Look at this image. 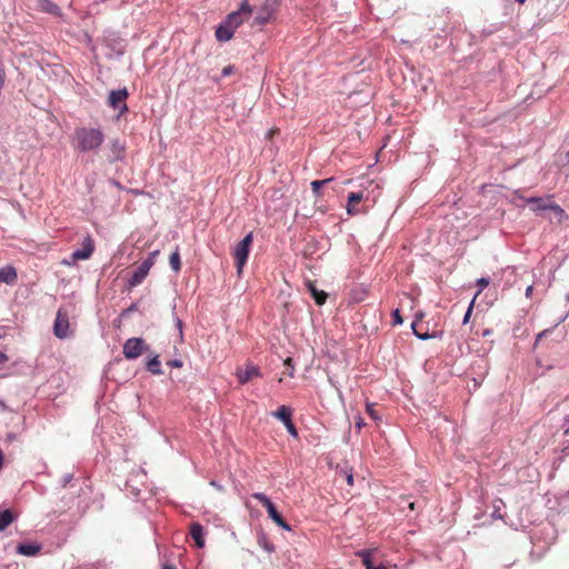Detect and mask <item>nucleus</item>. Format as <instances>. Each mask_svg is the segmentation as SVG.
Instances as JSON below:
<instances>
[{"mask_svg": "<svg viewBox=\"0 0 569 569\" xmlns=\"http://www.w3.org/2000/svg\"><path fill=\"white\" fill-rule=\"evenodd\" d=\"M106 136L101 128L79 127L72 137V147L77 152H97L103 144Z\"/></svg>", "mask_w": 569, "mask_h": 569, "instance_id": "1", "label": "nucleus"}, {"mask_svg": "<svg viewBox=\"0 0 569 569\" xmlns=\"http://www.w3.org/2000/svg\"><path fill=\"white\" fill-rule=\"evenodd\" d=\"M252 241L253 236L252 232H250L241 241H239L232 250V257L234 259L237 273L239 277L241 276L243 267L247 263Z\"/></svg>", "mask_w": 569, "mask_h": 569, "instance_id": "2", "label": "nucleus"}, {"mask_svg": "<svg viewBox=\"0 0 569 569\" xmlns=\"http://www.w3.org/2000/svg\"><path fill=\"white\" fill-rule=\"evenodd\" d=\"M252 498L258 500L267 509L269 517L272 519L274 523H277L279 527L287 531H291L290 525L284 521L282 516L277 511L274 505L264 493L256 492L252 495Z\"/></svg>", "mask_w": 569, "mask_h": 569, "instance_id": "3", "label": "nucleus"}, {"mask_svg": "<svg viewBox=\"0 0 569 569\" xmlns=\"http://www.w3.org/2000/svg\"><path fill=\"white\" fill-rule=\"evenodd\" d=\"M280 2L281 0H264L257 10L254 22L259 26H263L271 21L280 7Z\"/></svg>", "mask_w": 569, "mask_h": 569, "instance_id": "4", "label": "nucleus"}, {"mask_svg": "<svg viewBox=\"0 0 569 569\" xmlns=\"http://www.w3.org/2000/svg\"><path fill=\"white\" fill-rule=\"evenodd\" d=\"M252 13V8L248 0H243L237 11L228 14L226 22L233 29L237 30L246 19Z\"/></svg>", "mask_w": 569, "mask_h": 569, "instance_id": "5", "label": "nucleus"}, {"mask_svg": "<svg viewBox=\"0 0 569 569\" xmlns=\"http://www.w3.org/2000/svg\"><path fill=\"white\" fill-rule=\"evenodd\" d=\"M148 346L144 340L141 338H130L123 345V356L126 359H136L140 357L146 350Z\"/></svg>", "mask_w": 569, "mask_h": 569, "instance_id": "6", "label": "nucleus"}, {"mask_svg": "<svg viewBox=\"0 0 569 569\" xmlns=\"http://www.w3.org/2000/svg\"><path fill=\"white\" fill-rule=\"evenodd\" d=\"M69 317L63 310H58L57 317L53 325V333L59 339H64L69 336Z\"/></svg>", "mask_w": 569, "mask_h": 569, "instance_id": "7", "label": "nucleus"}, {"mask_svg": "<svg viewBox=\"0 0 569 569\" xmlns=\"http://www.w3.org/2000/svg\"><path fill=\"white\" fill-rule=\"evenodd\" d=\"M129 93L127 89L112 90L108 98V103L111 108L118 109L121 112L128 111L126 100Z\"/></svg>", "mask_w": 569, "mask_h": 569, "instance_id": "8", "label": "nucleus"}, {"mask_svg": "<svg viewBox=\"0 0 569 569\" xmlns=\"http://www.w3.org/2000/svg\"><path fill=\"white\" fill-rule=\"evenodd\" d=\"M93 251H94V241H93L92 237L88 234L81 243V249H78L72 252L71 259L73 262L79 261V260H87L92 256Z\"/></svg>", "mask_w": 569, "mask_h": 569, "instance_id": "9", "label": "nucleus"}, {"mask_svg": "<svg viewBox=\"0 0 569 569\" xmlns=\"http://www.w3.org/2000/svg\"><path fill=\"white\" fill-rule=\"evenodd\" d=\"M152 268V261H143L131 274L128 283L130 287L139 286Z\"/></svg>", "mask_w": 569, "mask_h": 569, "instance_id": "10", "label": "nucleus"}, {"mask_svg": "<svg viewBox=\"0 0 569 569\" xmlns=\"http://www.w3.org/2000/svg\"><path fill=\"white\" fill-rule=\"evenodd\" d=\"M365 199V196H363V192L362 191H359V192H350L348 194V202H347V206H346V210H347V213L349 216H357L359 213H361V210L360 208L358 207V204Z\"/></svg>", "mask_w": 569, "mask_h": 569, "instance_id": "11", "label": "nucleus"}, {"mask_svg": "<svg viewBox=\"0 0 569 569\" xmlns=\"http://www.w3.org/2000/svg\"><path fill=\"white\" fill-rule=\"evenodd\" d=\"M526 202L530 206L531 210L535 212L549 210L551 202H552V196L548 197H531L526 199Z\"/></svg>", "mask_w": 569, "mask_h": 569, "instance_id": "12", "label": "nucleus"}, {"mask_svg": "<svg viewBox=\"0 0 569 569\" xmlns=\"http://www.w3.org/2000/svg\"><path fill=\"white\" fill-rule=\"evenodd\" d=\"M236 375H237V378H238L239 382L241 385H244L248 381H250L251 379H253L256 377H259L260 376V370L258 369V367L249 365V366H247L246 369L239 368L237 370Z\"/></svg>", "mask_w": 569, "mask_h": 569, "instance_id": "13", "label": "nucleus"}, {"mask_svg": "<svg viewBox=\"0 0 569 569\" xmlns=\"http://www.w3.org/2000/svg\"><path fill=\"white\" fill-rule=\"evenodd\" d=\"M16 551L26 557H34L41 551V545L37 542L19 543Z\"/></svg>", "mask_w": 569, "mask_h": 569, "instance_id": "14", "label": "nucleus"}, {"mask_svg": "<svg viewBox=\"0 0 569 569\" xmlns=\"http://www.w3.org/2000/svg\"><path fill=\"white\" fill-rule=\"evenodd\" d=\"M190 535H191L192 539L194 540V543L198 548L204 547V529L200 523H198V522L191 523Z\"/></svg>", "mask_w": 569, "mask_h": 569, "instance_id": "15", "label": "nucleus"}, {"mask_svg": "<svg viewBox=\"0 0 569 569\" xmlns=\"http://www.w3.org/2000/svg\"><path fill=\"white\" fill-rule=\"evenodd\" d=\"M109 147L112 153V160H121L124 158L126 146L120 139L110 140Z\"/></svg>", "mask_w": 569, "mask_h": 569, "instance_id": "16", "label": "nucleus"}, {"mask_svg": "<svg viewBox=\"0 0 569 569\" xmlns=\"http://www.w3.org/2000/svg\"><path fill=\"white\" fill-rule=\"evenodd\" d=\"M18 274L12 266H7L0 269V283L13 284L17 281Z\"/></svg>", "mask_w": 569, "mask_h": 569, "instance_id": "17", "label": "nucleus"}, {"mask_svg": "<svg viewBox=\"0 0 569 569\" xmlns=\"http://www.w3.org/2000/svg\"><path fill=\"white\" fill-rule=\"evenodd\" d=\"M234 31L236 30H233L224 20L218 26L216 30V38L219 41H229L233 37Z\"/></svg>", "mask_w": 569, "mask_h": 569, "instance_id": "18", "label": "nucleus"}, {"mask_svg": "<svg viewBox=\"0 0 569 569\" xmlns=\"http://www.w3.org/2000/svg\"><path fill=\"white\" fill-rule=\"evenodd\" d=\"M38 8L47 13L53 14V16H61L60 8L53 3L50 0H38Z\"/></svg>", "mask_w": 569, "mask_h": 569, "instance_id": "19", "label": "nucleus"}, {"mask_svg": "<svg viewBox=\"0 0 569 569\" xmlns=\"http://www.w3.org/2000/svg\"><path fill=\"white\" fill-rule=\"evenodd\" d=\"M272 416L284 425L292 419V410L287 406H280L274 412H272Z\"/></svg>", "mask_w": 569, "mask_h": 569, "instance_id": "20", "label": "nucleus"}, {"mask_svg": "<svg viewBox=\"0 0 569 569\" xmlns=\"http://www.w3.org/2000/svg\"><path fill=\"white\" fill-rule=\"evenodd\" d=\"M308 289L318 306H322L326 303L328 296L325 291L318 290L312 282H308Z\"/></svg>", "mask_w": 569, "mask_h": 569, "instance_id": "21", "label": "nucleus"}, {"mask_svg": "<svg viewBox=\"0 0 569 569\" xmlns=\"http://www.w3.org/2000/svg\"><path fill=\"white\" fill-rule=\"evenodd\" d=\"M549 210L553 213V217L558 223H562L568 219V214L566 213V211L553 201L551 202Z\"/></svg>", "mask_w": 569, "mask_h": 569, "instance_id": "22", "label": "nucleus"}, {"mask_svg": "<svg viewBox=\"0 0 569 569\" xmlns=\"http://www.w3.org/2000/svg\"><path fill=\"white\" fill-rule=\"evenodd\" d=\"M14 517L11 510L0 511V531H3L13 521Z\"/></svg>", "mask_w": 569, "mask_h": 569, "instance_id": "23", "label": "nucleus"}, {"mask_svg": "<svg viewBox=\"0 0 569 569\" xmlns=\"http://www.w3.org/2000/svg\"><path fill=\"white\" fill-rule=\"evenodd\" d=\"M371 550L365 549L357 552V556L361 558L362 565L366 567V569H373V561L371 559Z\"/></svg>", "mask_w": 569, "mask_h": 569, "instance_id": "24", "label": "nucleus"}, {"mask_svg": "<svg viewBox=\"0 0 569 569\" xmlns=\"http://www.w3.org/2000/svg\"><path fill=\"white\" fill-rule=\"evenodd\" d=\"M147 369L153 373V375H161L162 373V370H161V362L159 360V357L158 356H154L152 359H150L148 362H147Z\"/></svg>", "mask_w": 569, "mask_h": 569, "instance_id": "25", "label": "nucleus"}, {"mask_svg": "<svg viewBox=\"0 0 569 569\" xmlns=\"http://www.w3.org/2000/svg\"><path fill=\"white\" fill-rule=\"evenodd\" d=\"M169 262H170L171 269L174 272H179L181 270V260H180V253H179L178 247L176 248L174 252L171 253Z\"/></svg>", "mask_w": 569, "mask_h": 569, "instance_id": "26", "label": "nucleus"}, {"mask_svg": "<svg viewBox=\"0 0 569 569\" xmlns=\"http://www.w3.org/2000/svg\"><path fill=\"white\" fill-rule=\"evenodd\" d=\"M421 315L417 317V319L412 322L411 327H412V330L415 332V335L421 339V340H427L429 338H432L433 336L429 335L427 331H421L419 330V322H420V319H421Z\"/></svg>", "mask_w": 569, "mask_h": 569, "instance_id": "27", "label": "nucleus"}, {"mask_svg": "<svg viewBox=\"0 0 569 569\" xmlns=\"http://www.w3.org/2000/svg\"><path fill=\"white\" fill-rule=\"evenodd\" d=\"M332 178L323 179V180H315L311 182V189L316 197H320V189L329 183Z\"/></svg>", "mask_w": 569, "mask_h": 569, "instance_id": "28", "label": "nucleus"}, {"mask_svg": "<svg viewBox=\"0 0 569 569\" xmlns=\"http://www.w3.org/2000/svg\"><path fill=\"white\" fill-rule=\"evenodd\" d=\"M366 411L369 415V417L371 419H373L375 421H379L380 420V416L378 415L377 410L375 409V405L373 403H367Z\"/></svg>", "mask_w": 569, "mask_h": 569, "instance_id": "29", "label": "nucleus"}, {"mask_svg": "<svg viewBox=\"0 0 569 569\" xmlns=\"http://www.w3.org/2000/svg\"><path fill=\"white\" fill-rule=\"evenodd\" d=\"M475 301H476V297H473V299L471 300V302H470V305H469V307L467 309V312H466V315L463 317V323L465 325L468 323L469 320H470V317H471V313H472V310H473V306H475Z\"/></svg>", "mask_w": 569, "mask_h": 569, "instance_id": "30", "label": "nucleus"}, {"mask_svg": "<svg viewBox=\"0 0 569 569\" xmlns=\"http://www.w3.org/2000/svg\"><path fill=\"white\" fill-rule=\"evenodd\" d=\"M284 426L291 436L298 437V430H297L296 426L293 425L292 419L289 422L284 423Z\"/></svg>", "mask_w": 569, "mask_h": 569, "instance_id": "31", "label": "nucleus"}, {"mask_svg": "<svg viewBox=\"0 0 569 569\" xmlns=\"http://www.w3.org/2000/svg\"><path fill=\"white\" fill-rule=\"evenodd\" d=\"M478 286L480 287V290L476 293V298L481 293V290L486 287L489 286V279L487 278H480L478 281H477Z\"/></svg>", "mask_w": 569, "mask_h": 569, "instance_id": "32", "label": "nucleus"}, {"mask_svg": "<svg viewBox=\"0 0 569 569\" xmlns=\"http://www.w3.org/2000/svg\"><path fill=\"white\" fill-rule=\"evenodd\" d=\"M392 321H393V325L397 326V325H401L403 322L402 320V317L400 316V311L399 309H396L393 312H392Z\"/></svg>", "mask_w": 569, "mask_h": 569, "instance_id": "33", "label": "nucleus"}, {"mask_svg": "<svg viewBox=\"0 0 569 569\" xmlns=\"http://www.w3.org/2000/svg\"><path fill=\"white\" fill-rule=\"evenodd\" d=\"M232 73H233V66H226L221 71L222 77H228Z\"/></svg>", "mask_w": 569, "mask_h": 569, "instance_id": "34", "label": "nucleus"}, {"mask_svg": "<svg viewBox=\"0 0 569 569\" xmlns=\"http://www.w3.org/2000/svg\"><path fill=\"white\" fill-rule=\"evenodd\" d=\"M158 254H159V250L152 251L144 261H150L151 260L152 261V266H153Z\"/></svg>", "mask_w": 569, "mask_h": 569, "instance_id": "35", "label": "nucleus"}, {"mask_svg": "<svg viewBox=\"0 0 569 569\" xmlns=\"http://www.w3.org/2000/svg\"><path fill=\"white\" fill-rule=\"evenodd\" d=\"M278 133H279V129H277V128L270 129V130L267 132L266 138H267V139H272V137H273L274 134H278Z\"/></svg>", "mask_w": 569, "mask_h": 569, "instance_id": "36", "label": "nucleus"}, {"mask_svg": "<svg viewBox=\"0 0 569 569\" xmlns=\"http://www.w3.org/2000/svg\"><path fill=\"white\" fill-rule=\"evenodd\" d=\"M169 366L180 368L182 366L180 360H171L168 362Z\"/></svg>", "mask_w": 569, "mask_h": 569, "instance_id": "37", "label": "nucleus"}, {"mask_svg": "<svg viewBox=\"0 0 569 569\" xmlns=\"http://www.w3.org/2000/svg\"><path fill=\"white\" fill-rule=\"evenodd\" d=\"M365 421H363V418L361 417H358L357 421H356V427L360 430L363 426H365Z\"/></svg>", "mask_w": 569, "mask_h": 569, "instance_id": "38", "label": "nucleus"}, {"mask_svg": "<svg viewBox=\"0 0 569 569\" xmlns=\"http://www.w3.org/2000/svg\"><path fill=\"white\" fill-rule=\"evenodd\" d=\"M532 292H533V286L527 287V289H526V297L527 298H531Z\"/></svg>", "mask_w": 569, "mask_h": 569, "instance_id": "39", "label": "nucleus"}, {"mask_svg": "<svg viewBox=\"0 0 569 569\" xmlns=\"http://www.w3.org/2000/svg\"><path fill=\"white\" fill-rule=\"evenodd\" d=\"M7 355L0 351V365H3L4 362H7Z\"/></svg>", "mask_w": 569, "mask_h": 569, "instance_id": "40", "label": "nucleus"}, {"mask_svg": "<svg viewBox=\"0 0 569 569\" xmlns=\"http://www.w3.org/2000/svg\"><path fill=\"white\" fill-rule=\"evenodd\" d=\"M346 479H347L348 485H350V486L353 485V477L351 473L347 475Z\"/></svg>", "mask_w": 569, "mask_h": 569, "instance_id": "41", "label": "nucleus"}, {"mask_svg": "<svg viewBox=\"0 0 569 569\" xmlns=\"http://www.w3.org/2000/svg\"><path fill=\"white\" fill-rule=\"evenodd\" d=\"M161 569H177L173 565H164Z\"/></svg>", "mask_w": 569, "mask_h": 569, "instance_id": "42", "label": "nucleus"}, {"mask_svg": "<svg viewBox=\"0 0 569 569\" xmlns=\"http://www.w3.org/2000/svg\"><path fill=\"white\" fill-rule=\"evenodd\" d=\"M284 365H287V366H291V365H292V360H291V358H287V359L284 360Z\"/></svg>", "mask_w": 569, "mask_h": 569, "instance_id": "43", "label": "nucleus"}, {"mask_svg": "<svg viewBox=\"0 0 569 569\" xmlns=\"http://www.w3.org/2000/svg\"><path fill=\"white\" fill-rule=\"evenodd\" d=\"M409 508H410L411 510H413V509H415V502H410V503H409Z\"/></svg>", "mask_w": 569, "mask_h": 569, "instance_id": "44", "label": "nucleus"}, {"mask_svg": "<svg viewBox=\"0 0 569 569\" xmlns=\"http://www.w3.org/2000/svg\"><path fill=\"white\" fill-rule=\"evenodd\" d=\"M566 157H567V163L569 164V151L567 152Z\"/></svg>", "mask_w": 569, "mask_h": 569, "instance_id": "45", "label": "nucleus"}, {"mask_svg": "<svg viewBox=\"0 0 569 569\" xmlns=\"http://www.w3.org/2000/svg\"><path fill=\"white\" fill-rule=\"evenodd\" d=\"M520 4H523L526 0H517Z\"/></svg>", "mask_w": 569, "mask_h": 569, "instance_id": "46", "label": "nucleus"}, {"mask_svg": "<svg viewBox=\"0 0 569 569\" xmlns=\"http://www.w3.org/2000/svg\"><path fill=\"white\" fill-rule=\"evenodd\" d=\"M546 333V331L538 335V338L542 337Z\"/></svg>", "mask_w": 569, "mask_h": 569, "instance_id": "47", "label": "nucleus"}, {"mask_svg": "<svg viewBox=\"0 0 569 569\" xmlns=\"http://www.w3.org/2000/svg\"><path fill=\"white\" fill-rule=\"evenodd\" d=\"M567 300L569 301V293L567 295Z\"/></svg>", "mask_w": 569, "mask_h": 569, "instance_id": "48", "label": "nucleus"}]
</instances>
